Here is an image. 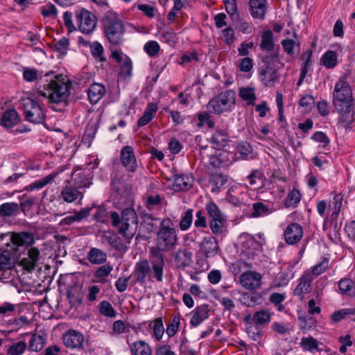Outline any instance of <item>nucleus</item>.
<instances>
[{
	"label": "nucleus",
	"instance_id": "423d86ee",
	"mask_svg": "<svg viewBox=\"0 0 355 355\" xmlns=\"http://www.w3.org/2000/svg\"><path fill=\"white\" fill-rule=\"evenodd\" d=\"M332 98L334 107L341 108L342 105L353 104L352 91L345 77L336 83Z\"/></svg>",
	"mask_w": 355,
	"mask_h": 355
},
{
	"label": "nucleus",
	"instance_id": "6e6d98bb",
	"mask_svg": "<svg viewBox=\"0 0 355 355\" xmlns=\"http://www.w3.org/2000/svg\"><path fill=\"white\" fill-rule=\"evenodd\" d=\"M144 51L150 57H155L158 55L160 47L155 41H149L144 45Z\"/></svg>",
	"mask_w": 355,
	"mask_h": 355
},
{
	"label": "nucleus",
	"instance_id": "e433bc0d",
	"mask_svg": "<svg viewBox=\"0 0 355 355\" xmlns=\"http://www.w3.org/2000/svg\"><path fill=\"white\" fill-rule=\"evenodd\" d=\"M176 263L181 266H187L192 261V253L185 249H179L174 256Z\"/></svg>",
	"mask_w": 355,
	"mask_h": 355
},
{
	"label": "nucleus",
	"instance_id": "f8f14e48",
	"mask_svg": "<svg viewBox=\"0 0 355 355\" xmlns=\"http://www.w3.org/2000/svg\"><path fill=\"white\" fill-rule=\"evenodd\" d=\"M150 252L153 256L150 261L153 277L159 282L163 281L164 267L165 266L164 257L161 252L157 250H150Z\"/></svg>",
	"mask_w": 355,
	"mask_h": 355
},
{
	"label": "nucleus",
	"instance_id": "69168bd1",
	"mask_svg": "<svg viewBox=\"0 0 355 355\" xmlns=\"http://www.w3.org/2000/svg\"><path fill=\"white\" fill-rule=\"evenodd\" d=\"M311 139L314 141L322 144L324 146H326L329 143V139L327 136L322 132H315Z\"/></svg>",
	"mask_w": 355,
	"mask_h": 355
},
{
	"label": "nucleus",
	"instance_id": "864d4df0",
	"mask_svg": "<svg viewBox=\"0 0 355 355\" xmlns=\"http://www.w3.org/2000/svg\"><path fill=\"white\" fill-rule=\"evenodd\" d=\"M239 96L243 100L248 101V103L250 105L254 104L256 100V96L253 88H241L239 91Z\"/></svg>",
	"mask_w": 355,
	"mask_h": 355
},
{
	"label": "nucleus",
	"instance_id": "37998d69",
	"mask_svg": "<svg viewBox=\"0 0 355 355\" xmlns=\"http://www.w3.org/2000/svg\"><path fill=\"white\" fill-rule=\"evenodd\" d=\"M322 62L327 68H334L337 64V54L329 50L323 55Z\"/></svg>",
	"mask_w": 355,
	"mask_h": 355
},
{
	"label": "nucleus",
	"instance_id": "052dcab7",
	"mask_svg": "<svg viewBox=\"0 0 355 355\" xmlns=\"http://www.w3.org/2000/svg\"><path fill=\"white\" fill-rule=\"evenodd\" d=\"M69 44L68 39L62 37L55 44V48L60 54L65 55L67 53Z\"/></svg>",
	"mask_w": 355,
	"mask_h": 355
},
{
	"label": "nucleus",
	"instance_id": "cd10ccee",
	"mask_svg": "<svg viewBox=\"0 0 355 355\" xmlns=\"http://www.w3.org/2000/svg\"><path fill=\"white\" fill-rule=\"evenodd\" d=\"M58 173V171H53L52 173L44 177L43 178L36 180L34 182L29 184L28 186L24 188V190L27 191H32L34 190L41 189L46 185L51 184L57 177Z\"/></svg>",
	"mask_w": 355,
	"mask_h": 355
},
{
	"label": "nucleus",
	"instance_id": "5fc2aeb1",
	"mask_svg": "<svg viewBox=\"0 0 355 355\" xmlns=\"http://www.w3.org/2000/svg\"><path fill=\"white\" fill-rule=\"evenodd\" d=\"M99 311L102 315L106 317L114 318L116 316L115 310L107 301L104 300L99 304Z\"/></svg>",
	"mask_w": 355,
	"mask_h": 355
},
{
	"label": "nucleus",
	"instance_id": "a18cd8bd",
	"mask_svg": "<svg viewBox=\"0 0 355 355\" xmlns=\"http://www.w3.org/2000/svg\"><path fill=\"white\" fill-rule=\"evenodd\" d=\"M227 219H220L209 221V227L214 234L221 235L225 232Z\"/></svg>",
	"mask_w": 355,
	"mask_h": 355
},
{
	"label": "nucleus",
	"instance_id": "1a4fd4ad",
	"mask_svg": "<svg viewBox=\"0 0 355 355\" xmlns=\"http://www.w3.org/2000/svg\"><path fill=\"white\" fill-rule=\"evenodd\" d=\"M120 161L128 173H134L138 168V162L134 148L130 146H125L122 148L120 152Z\"/></svg>",
	"mask_w": 355,
	"mask_h": 355
},
{
	"label": "nucleus",
	"instance_id": "4be33fe9",
	"mask_svg": "<svg viewBox=\"0 0 355 355\" xmlns=\"http://www.w3.org/2000/svg\"><path fill=\"white\" fill-rule=\"evenodd\" d=\"M150 272V266L146 259L139 261L136 263L134 275L137 282L141 284L145 283V279Z\"/></svg>",
	"mask_w": 355,
	"mask_h": 355
},
{
	"label": "nucleus",
	"instance_id": "7c9ffc66",
	"mask_svg": "<svg viewBox=\"0 0 355 355\" xmlns=\"http://www.w3.org/2000/svg\"><path fill=\"white\" fill-rule=\"evenodd\" d=\"M19 205L17 202H5L0 205V216L11 217L18 215Z\"/></svg>",
	"mask_w": 355,
	"mask_h": 355
},
{
	"label": "nucleus",
	"instance_id": "a19ab883",
	"mask_svg": "<svg viewBox=\"0 0 355 355\" xmlns=\"http://www.w3.org/2000/svg\"><path fill=\"white\" fill-rule=\"evenodd\" d=\"M260 46L263 50L271 51L273 49V33L271 31L268 30L263 33Z\"/></svg>",
	"mask_w": 355,
	"mask_h": 355
},
{
	"label": "nucleus",
	"instance_id": "0e129e2a",
	"mask_svg": "<svg viewBox=\"0 0 355 355\" xmlns=\"http://www.w3.org/2000/svg\"><path fill=\"white\" fill-rule=\"evenodd\" d=\"M132 70V62L130 59H126L121 66L120 74L124 77L130 76Z\"/></svg>",
	"mask_w": 355,
	"mask_h": 355
},
{
	"label": "nucleus",
	"instance_id": "b1692460",
	"mask_svg": "<svg viewBox=\"0 0 355 355\" xmlns=\"http://www.w3.org/2000/svg\"><path fill=\"white\" fill-rule=\"evenodd\" d=\"M39 254L40 252L37 248H31L28 250V257L21 260V266L28 271L34 270L39 260Z\"/></svg>",
	"mask_w": 355,
	"mask_h": 355
},
{
	"label": "nucleus",
	"instance_id": "c9c22d12",
	"mask_svg": "<svg viewBox=\"0 0 355 355\" xmlns=\"http://www.w3.org/2000/svg\"><path fill=\"white\" fill-rule=\"evenodd\" d=\"M260 300L261 295L258 293H243L239 299V302L248 307H254L259 304Z\"/></svg>",
	"mask_w": 355,
	"mask_h": 355
},
{
	"label": "nucleus",
	"instance_id": "ddd939ff",
	"mask_svg": "<svg viewBox=\"0 0 355 355\" xmlns=\"http://www.w3.org/2000/svg\"><path fill=\"white\" fill-rule=\"evenodd\" d=\"M16 275V270L10 261L6 254L0 255V281L7 283L13 280Z\"/></svg>",
	"mask_w": 355,
	"mask_h": 355
},
{
	"label": "nucleus",
	"instance_id": "338daca9",
	"mask_svg": "<svg viewBox=\"0 0 355 355\" xmlns=\"http://www.w3.org/2000/svg\"><path fill=\"white\" fill-rule=\"evenodd\" d=\"M234 35V30L230 27H228V28L224 29L223 31H222L221 37L228 44L233 42Z\"/></svg>",
	"mask_w": 355,
	"mask_h": 355
},
{
	"label": "nucleus",
	"instance_id": "8fccbe9b",
	"mask_svg": "<svg viewBox=\"0 0 355 355\" xmlns=\"http://www.w3.org/2000/svg\"><path fill=\"white\" fill-rule=\"evenodd\" d=\"M73 184H72L79 190L90 186L92 182L85 177L83 173L74 175Z\"/></svg>",
	"mask_w": 355,
	"mask_h": 355
},
{
	"label": "nucleus",
	"instance_id": "0eeeda50",
	"mask_svg": "<svg viewBox=\"0 0 355 355\" xmlns=\"http://www.w3.org/2000/svg\"><path fill=\"white\" fill-rule=\"evenodd\" d=\"M26 119L33 123H42L45 114L41 106L35 100L26 98L21 101Z\"/></svg>",
	"mask_w": 355,
	"mask_h": 355
},
{
	"label": "nucleus",
	"instance_id": "9d476101",
	"mask_svg": "<svg viewBox=\"0 0 355 355\" xmlns=\"http://www.w3.org/2000/svg\"><path fill=\"white\" fill-rule=\"evenodd\" d=\"M261 274L254 270H248L241 275L239 282L244 288L255 290L261 287Z\"/></svg>",
	"mask_w": 355,
	"mask_h": 355
},
{
	"label": "nucleus",
	"instance_id": "49530a36",
	"mask_svg": "<svg viewBox=\"0 0 355 355\" xmlns=\"http://www.w3.org/2000/svg\"><path fill=\"white\" fill-rule=\"evenodd\" d=\"M252 152V146L247 142L241 143L237 146L236 154L240 158L243 159H248L252 156L251 155Z\"/></svg>",
	"mask_w": 355,
	"mask_h": 355
},
{
	"label": "nucleus",
	"instance_id": "603ef678",
	"mask_svg": "<svg viewBox=\"0 0 355 355\" xmlns=\"http://www.w3.org/2000/svg\"><path fill=\"white\" fill-rule=\"evenodd\" d=\"M355 315V309H343L334 312L331 315V319L334 322H340L346 315Z\"/></svg>",
	"mask_w": 355,
	"mask_h": 355
},
{
	"label": "nucleus",
	"instance_id": "680f3d73",
	"mask_svg": "<svg viewBox=\"0 0 355 355\" xmlns=\"http://www.w3.org/2000/svg\"><path fill=\"white\" fill-rule=\"evenodd\" d=\"M239 67L240 71H244V72L250 71L253 67L252 60L249 57H246L243 59H241L239 61Z\"/></svg>",
	"mask_w": 355,
	"mask_h": 355
},
{
	"label": "nucleus",
	"instance_id": "2f4dec72",
	"mask_svg": "<svg viewBox=\"0 0 355 355\" xmlns=\"http://www.w3.org/2000/svg\"><path fill=\"white\" fill-rule=\"evenodd\" d=\"M205 209L210 218V220L227 219L226 215L223 213L216 204L211 200L206 204Z\"/></svg>",
	"mask_w": 355,
	"mask_h": 355
},
{
	"label": "nucleus",
	"instance_id": "c756f323",
	"mask_svg": "<svg viewBox=\"0 0 355 355\" xmlns=\"http://www.w3.org/2000/svg\"><path fill=\"white\" fill-rule=\"evenodd\" d=\"M132 355H152V349L144 340H138L130 345Z\"/></svg>",
	"mask_w": 355,
	"mask_h": 355
},
{
	"label": "nucleus",
	"instance_id": "58836bf2",
	"mask_svg": "<svg viewBox=\"0 0 355 355\" xmlns=\"http://www.w3.org/2000/svg\"><path fill=\"white\" fill-rule=\"evenodd\" d=\"M270 318L271 313L268 311L263 309L254 313L252 320L256 324L266 326L270 322Z\"/></svg>",
	"mask_w": 355,
	"mask_h": 355
},
{
	"label": "nucleus",
	"instance_id": "bb28decb",
	"mask_svg": "<svg viewBox=\"0 0 355 355\" xmlns=\"http://www.w3.org/2000/svg\"><path fill=\"white\" fill-rule=\"evenodd\" d=\"M19 121V117L17 112L14 109H10L3 112L0 123L6 128H11L17 125Z\"/></svg>",
	"mask_w": 355,
	"mask_h": 355
},
{
	"label": "nucleus",
	"instance_id": "6ab92c4d",
	"mask_svg": "<svg viewBox=\"0 0 355 355\" xmlns=\"http://www.w3.org/2000/svg\"><path fill=\"white\" fill-rule=\"evenodd\" d=\"M60 198L66 202H73L77 199L81 200L83 193L78 189L73 186L69 181L63 187L60 192Z\"/></svg>",
	"mask_w": 355,
	"mask_h": 355
},
{
	"label": "nucleus",
	"instance_id": "c85d7f7f",
	"mask_svg": "<svg viewBox=\"0 0 355 355\" xmlns=\"http://www.w3.org/2000/svg\"><path fill=\"white\" fill-rule=\"evenodd\" d=\"M107 253L97 248H92L87 254V260L92 264L101 265L107 261Z\"/></svg>",
	"mask_w": 355,
	"mask_h": 355
},
{
	"label": "nucleus",
	"instance_id": "9b49d317",
	"mask_svg": "<svg viewBox=\"0 0 355 355\" xmlns=\"http://www.w3.org/2000/svg\"><path fill=\"white\" fill-rule=\"evenodd\" d=\"M10 241L13 245L12 249L15 251H19L21 248H27L31 246L35 242V239L32 233L26 232H13L10 235Z\"/></svg>",
	"mask_w": 355,
	"mask_h": 355
},
{
	"label": "nucleus",
	"instance_id": "dca6fc26",
	"mask_svg": "<svg viewBox=\"0 0 355 355\" xmlns=\"http://www.w3.org/2000/svg\"><path fill=\"white\" fill-rule=\"evenodd\" d=\"M63 343L67 347L80 349L83 347L84 336L80 331L70 329L63 335Z\"/></svg>",
	"mask_w": 355,
	"mask_h": 355
},
{
	"label": "nucleus",
	"instance_id": "4d7b16f0",
	"mask_svg": "<svg viewBox=\"0 0 355 355\" xmlns=\"http://www.w3.org/2000/svg\"><path fill=\"white\" fill-rule=\"evenodd\" d=\"M253 210L252 215L254 217H259L270 213L268 207L263 202H256L253 204Z\"/></svg>",
	"mask_w": 355,
	"mask_h": 355
},
{
	"label": "nucleus",
	"instance_id": "412c9836",
	"mask_svg": "<svg viewBox=\"0 0 355 355\" xmlns=\"http://www.w3.org/2000/svg\"><path fill=\"white\" fill-rule=\"evenodd\" d=\"M209 309L206 304L196 306L192 311L190 324L196 327L199 326L209 316Z\"/></svg>",
	"mask_w": 355,
	"mask_h": 355
},
{
	"label": "nucleus",
	"instance_id": "4c0bfd02",
	"mask_svg": "<svg viewBox=\"0 0 355 355\" xmlns=\"http://www.w3.org/2000/svg\"><path fill=\"white\" fill-rule=\"evenodd\" d=\"M338 287L343 295H355V285L352 279L348 278L342 279L338 283Z\"/></svg>",
	"mask_w": 355,
	"mask_h": 355
},
{
	"label": "nucleus",
	"instance_id": "7ed1b4c3",
	"mask_svg": "<svg viewBox=\"0 0 355 355\" xmlns=\"http://www.w3.org/2000/svg\"><path fill=\"white\" fill-rule=\"evenodd\" d=\"M102 23L103 33L109 43L114 46L121 45L123 41L125 28L119 15L108 11L105 14Z\"/></svg>",
	"mask_w": 355,
	"mask_h": 355
},
{
	"label": "nucleus",
	"instance_id": "4468645a",
	"mask_svg": "<svg viewBox=\"0 0 355 355\" xmlns=\"http://www.w3.org/2000/svg\"><path fill=\"white\" fill-rule=\"evenodd\" d=\"M137 329L144 334L146 332L150 333L151 330H153V336L158 340L162 339L164 332V325L161 318H156L153 321L140 323Z\"/></svg>",
	"mask_w": 355,
	"mask_h": 355
},
{
	"label": "nucleus",
	"instance_id": "79ce46f5",
	"mask_svg": "<svg viewBox=\"0 0 355 355\" xmlns=\"http://www.w3.org/2000/svg\"><path fill=\"white\" fill-rule=\"evenodd\" d=\"M300 346L304 351L313 352L318 349V342L311 336L303 337L300 343Z\"/></svg>",
	"mask_w": 355,
	"mask_h": 355
},
{
	"label": "nucleus",
	"instance_id": "393cba45",
	"mask_svg": "<svg viewBox=\"0 0 355 355\" xmlns=\"http://www.w3.org/2000/svg\"><path fill=\"white\" fill-rule=\"evenodd\" d=\"M105 94V87L100 83L92 84L88 90V98L92 104L97 103Z\"/></svg>",
	"mask_w": 355,
	"mask_h": 355
},
{
	"label": "nucleus",
	"instance_id": "6e6552de",
	"mask_svg": "<svg viewBox=\"0 0 355 355\" xmlns=\"http://www.w3.org/2000/svg\"><path fill=\"white\" fill-rule=\"evenodd\" d=\"M78 29L84 34L92 33L97 24L96 17L90 11L82 9L76 13Z\"/></svg>",
	"mask_w": 355,
	"mask_h": 355
},
{
	"label": "nucleus",
	"instance_id": "aec40b11",
	"mask_svg": "<svg viewBox=\"0 0 355 355\" xmlns=\"http://www.w3.org/2000/svg\"><path fill=\"white\" fill-rule=\"evenodd\" d=\"M313 277L311 272H306L299 279V284L293 291L295 295L298 296L300 300L304 299V294L310 291L311 282Z\"/></svg>",
	"mask_w": 355,
	"mask_h": 355
},
{
	"label": "nucleus",
	"instance_id": "09e8293b",
	"mask_svg": "<svg viewBox=\"0 0 355 355\" xmlns=\"http://www.w3.org/2000/svg\"><path fill=\"white\" fill-rule=\"evenodd\" d=\"M105 237L107 242L115 250H121L123 248V241L116 234L110 232Z\"/></svg>",
	"mask_w": 355,
	"mask_h": 355
},
{
	"label": "nucleus",
	"instance_id": "f3484780",
	"mask_svg": "<svg viewBox=\"0 0 355 355\" xmlns=\"http://www.w3.org/2000/svg\"><path fill=\"white\" fill-rule=\"evenodd\" d=\"M303 236L302 227L297 223L290 224L285 230L284 238L286 242L289 245L298 243Z\"/></svg>",
	"mask_w": 355,
	"mask_h": 355
},
{
	"label": "nucleus",
	"instance_id": "ea45409f",
	"mask_svg": "<svg viewBox=\"0 0 355 355\" xmlns=\"http://www.w3.org/2000/svg\"><path fill=\"white\" fill-rule=\"evenodd\" d=\"M301 199V195L300 191L293 189L291 191L285 200L284 206L286 208H295L297 206Z\"/></svg>",
	"mask_w": 355,
	"mask_h": 355
},
{
	"label": "nucleus",
	"instance_id": "20e7f679",
	"mask_svg": "<svg viewBox=\"0 0 355 355\" xmlns=\"http://www.w3.org/2000/svg\"><path fill=\"white\" fill-rule=\"evenodd\" d=\"M178 242L177 230L173 227V221L168 218H164L159 225V230L156 234L155 248L150 250H157L159 252H167L173 249Z\"/></svg>",
	"mask_w": 355,
	"mask_h": 355
},
{
	"label": "nucleus",
	"instance_id": "e2e57ef3",
	"mask_svg": "<svg viewBox=\"0 0 355 355\" xmlns=\"http://www.w3.org/2000/svg\"><path fill=\"white\" fill-rule=\"evenodd\" d=\"M328 265L329 261L328 259H325L322 262L312 267L311 274L312 275H314L315 276L320 275L327 270V268H328Z\"/></svg>",
	"mask_w": 355,
	"mask_h": 355
},
{
	"label": "nucleus",
	"instance_id": "72a5a7b5",
	"mask_svg": "<svg viewBox=\"0 0 355 355\" xmlns=\"http://www.w3.org/2000/svg\"><path fill=\"white\" fill-rule=\"evenodd\" d=\"M112 270L113 267L110 263L98 267L94 274L96 278L94 282L102 284L105 283L107 281L106 278L110 275Z\"/></svg>",
	"mask_w": 355,
	"mask_h": 355
},
{
	"label": "nucleus",
	"instance_id": "473e14b6",
	"mask_svg": "<svg viewBox=\"0 0 355 355\" xmlns=\"http://www.w3.org/2000/svg\"><path fill=\"white\" fill-rule=\"evenodd\" d=\"M211 141L214 145L215 148L220 149L225 146L228 142V135L227 132L221 130H216L213 134Z\"/></svg>",
	"mask_w": 355,
	"mask_h": 355
},
{
	"label": "nucleus",
	"instance_id": "c03bdc74",
	"mask_svg": "<svg viewBox=\"0 0 355 355\" xmlns=\"http://www.w3.org/2000/svg\"><path fill=\"white\" fill-rule=\"evenodd\" d=\"M45 338L40 335H33L29 343V349L33 352H40L44 347Z\"/></svg>",
	"mask_w": 355,
	"mask_h": 355
},
{
	"label": "nucleus",
	"instance_id": "2eb2a0df",
	"mask_svg": "<svg viewBox=\"0 0 355 355\" xmlns=\"http://www.w3.org/2000/svg\"><path fill=\"white\" fill-rule=\"evenodd\" d=\"M200 250L206 258H209L218 254L220 247L217 239L213 236H209L203 238L200 244Z\"/></svg>",
	"mask_w": 355,
	"mask_h": 355
},
{
	"label": "nucleus",
	"instance_id": "f03ea898",
	"mask_svg": "<svg viewBox=\"0 0 355 355\" xmlns=\"http://www.w3.org/2000/svg\"><path fill=\"white\" fill-rule=\"evenodd\" d=\"M110 218L112 225L116 228L118 233L130 242L138 229L139 219L135 209L132 207H126L121 214L111 211Z\"/></svg>",
	"mask_w": 355,
	"mask_h": 355
},
{
	"label": "nucleus",
	"instance_id": "39448f33",
	"mask_svg": "<svg viewBox=\"0 0 355 355\" xmlns=\"http://www.w3.org/2000/svg\"><path fill=\"white\" fill-rule=\"evenodd\" d=\"M235 103V92L226 90L211 99L207 105L209 112L220 114L232 110Z\"/></svg>",
	"mask_w": 355,
	"mask_h": 355
},
{
	"label": "nucleus",
	"instance_id": "de8ad7c7",
	"mask_svg": "<svg viewBox=\"0 0 355 355\" xmlns=\"http://www.w3.org/2000/svg\"><path fill=\"white\" fill-rule=\"evenodd\" d=\"M27 348L24 341L12 343L7 350V355H22Z\"/></svg>",
	"mask_w": 355,
	"mask_h": 355
},
{
	"label": "nucleus",
	"instance_id": "a211bd4d",
	"mask_svg": "<svg viewBox=\"0 0 355 355\" xmlns=\"http://www.w3.org/2000/svg\"><path fill=\"white\" fill-rule=\"evenodd\" d=\"M339 114V123L344 127H349L354 120V111L353 104L342 105L341 108L335 107Z\"/></svg>",
	"mask_w": 355,
	"mask_h": 355
},
{
	"label": "nucleus",
	"instance_id": "5701e85b",
	"mask_svg": "<svg viewBox=\"0 0 355 355\" xmlns=\"http://www.w3.org/2000/svg\"><path fill=\"white\" fill-rule=\"evenodd\" d=\"M251 15L254 19H263L267 10L266 0L250 1Z\"/></svg>",
	"mask_w": 355,
	"mask_h": 355
},
{
	"label": "nucleus",
	"instance_id": "bf43d9fd",
	"mask_svg": "<svg viewBox=\"0 0 355 355\" xmlns=\"http://www.w3.org/2000/svg\"><path fill=\"white\" fill-rule=\"evenodd\" d=\"M162 199L159 195H149L146 200V207L149 210H153L160 205Z\"/></svg>",
	"mask_w": 355,
	"mask_h": 355
},
{
	"label": "nucleus",
	"instance_id": "774afa93",
	"mask_svg": "<svg viewBox=\"0 0 355 355\" xmlns=\"http://www.w3.org/2000/svg\"><path fill=\"white\" fill-rule=\"evenodd\" d=\"M345 231L348 237L355 241V221L352 220L346 224Z\"/></svg>",
	"mask_w": 355,
	"mask_h": 355
},
{
	"label": "nucleus",
	"instance_id": "3c124183",
	"mask_svg": "<svg viewBox=\"0 0 355 355\" xmlns=\"http://www.w3.org/2000/svg\"><path fill=\"white\" fill-rule=\"evenodd\" d=\"M193 221V210L187 209L182 216L179 227L182 231L187 230L191 225Z\"/></svg>",
	"mask_w": 355,
	"mask_h": 355
},
{
	"label": "nucleus",
	"instance_id": "a878e982",
	"mask_svg": "<svg viewBox=\"0 0 355 355\" xmlns=\"http://www.w3.org/2000/svg\"><path fill=\"white\" fill-rule=\"evenodd\" d=\"M279 74L270 67H267L261 73V80L267 87H272L278 82Z\"/></svg>",
	"mask_w": 355,
	"mask_h": 355
},
{
	"label": "nucleus",
	"instance_id": "f704fd0d",
	"mask_svg": "<svg viewBox=\"0 0 355 355\" xmlns=\"http://www.w3.org/2000/svg\"><path fill=\"white\" fill-rule=\"evenodd\" d=\"M191 178L187 175H175L173 187L176 190H187L191 186Z\"/></svg>",
	"mask_w": 355,
	"mask_h": 355
},
{
	"label": "nucleus",
	"instance_id": "f257e3e1",
	"mask_svg": "<svg viewBox=\"0 0 355 355\" xmlns=\"http://www.w3.org/2000/svg\"><path fill=\"white\" fill-rule=\"evenodd\" d=\"M26 80L31 82L39 79L37 84L40 96L48 99L49 103L64 102L69 96V86L64 79L53 72L42 74L35 69H26L23 73Z\"/></svg>",
	"mask_w": 355,
	"mask_h": 355
},
{
	"label": "nucleus",
	"instance_id": "13d9d810",
	"mask_svg": "<svg viewBox=\"0 0 355 355\" xmlns=\"http://www.w3.org/2000/svg\"><path fill=\"white\" fill-rule=\"evenodd\" d=\"M89 47L94 57L99 58L100 61L105 60V58L103 57V47L99 42H94L89 45Z\"/></svg>",
	"mask_w": 355,
	"mask_h": 355
}]
</instances>
